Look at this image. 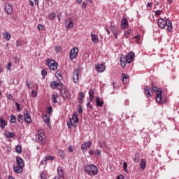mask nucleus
Segmentation results:
<instances>
[{
    "label": "nucleus",
    "instance_id": "1",
    "mask_svg": "<svg viewBox=\"0 0 179 179\" xmlns=\"http://www.w3.org/2000/svg\"><path fill=\"white\" fill-rule=\"evenodd\" d=\"M158 26L159 29H166L167 31H171L173 30V23L171 22V20H164L163 18L158 20Z\"/></svg>",
    "mask_w": 179,
    "mask_h": 179
},
{
    "label": "nucleus",
    "instance_id": "2",
    "mask_svg": "<svg viewBox=\"0 0 179 179\" xmlns=\"http://www.w3.org/2000/svg\"><path fill=\"white\" fill-rule=\"evenodd\" d=\"M152 90L157 93L156 94V101L159 104H163L164 103V99L162 98V93H163V90L162 88H157V87L152 85Z\"/></svg>",
    "mask_w": 179,
    "mask_h": 179
},
{
    "label": "nucleus",
    "instance_id": "3",
    "mask_svg": "<svg viewBox=\"0 0 179 179\" xmlns=\"http://www.w3.org/2000/svg\"><path fill=\"white\" fill-rule=\"evenodd\" d=\"M36 142V143H40V145H44V143H45V134H44V130L40 129L37 131Z\"/></svg>",
    "mask_w": 179,
    "mask_h": 179
},
{
    "label": "nucleus",
    "instance_id": "4",
    "mask_svg": "<svg viewBox=\"0 0 179 179\" xmlns=\"http://www.w3.org/2000/svg\"><path fill=\"white\" fill-rule=\"evenodd\" d=\"M85 171L87 174H89V176H97V173H99V169H97V166H96V165H87L85 167Z\"/></svg>",
    "mask_w": 179,
    "mask_h": 179
},
{
    "label": "nucleus",
    "instance_id": "5",
    "mask_svg": "<svg viewBox=\"0 0 179 179\" xmlns=\"http://www.w3.org/2000/svg\"><path fill=\"white\" fill-rule=\"evenodd\" d=\"M46 64L52 71H55L57 68H58V64H57L54 59H48L46 60Z\"/></svg>",
    "mask_w": 179,
    "mask_h": 179
},
{
    "label": "nucleus",
    "instance_id": "6",
    "mask_svg": "<svg viewBox=\"0 0 179 179\" xmlns=\"http://www.w3.org/2000/svg\"><path fill=\"white\" fill-rule=\"evenodd\" d=\"M50 86L51 89H58L59 90H61L62 89V82L61 81H52L50 83Z\"/></svg>",
    "mask_w": 179,
    "mask_h": 179
},
{
    "label": "nucleus",
    "instance_id": "7",
    "mask_svg": "<svg viewBox=\"0 0 179 179\" xmlns=\"http://www.w3.org/2000/svg\"><path fill=\"white\" fill-rule=\"evenodd\" d=\"M79 52V49L78 47L75 46L70 51V59H75L78 57V53Z\"/></svg>",
    "mask_w": 179,
    "mask_h": 179
},
{
    "label": "nucleus",
    "instance_id": "8",
    "mask_svg": "<svg viewBox=\"0 0 179 179\" xmlns=\"http://www.w3.org/2000/svg\"><path fill=\"white\" fill-rule=\"evenodd\" d=\"M23 113H24V122L27 124H31V115L29 114V110H24Z\"/></svg>",
    "mask_w": 179,
    "mask_h": 179
},
{
    "label": "nucleus",
    "instance_id": "9",
    "mask_svg": "<svg viewBox=\"0 0 179 179\" xmlns=\"http://www.w3.org/2000/svg\"><path fill=\"white\" fill-rule=\"evenodd\" d=\"M79 115L76 113L73 114V117L70 119L71 124H72V127H76V124L79 122Z\"/></svg>",
    "mask_w": 179,
    "mask_h": 179
},
{
    "label": "nucleus",
    "instance_id": "10",
    "mask_svg": "<svg viewBox=\"0 0 179 179\" xmlns=\"http://www.w3.org/2000/svg\"><path fill=\"white\" fill-rule=\"evenodd\" d=\"M135 58V53L134 52H130L126 55V59L127 60V64H132L134 62V59Z\"/></svg>",
    "mask_w": 179,
    "mask_h": 179
},
{
    "label": "nucleus",
    "instance_id": "11",
    "mask_svg": "<svg viewBox=\"0 0 179 179\" xmlns=\"http://www.w3.org/2000/svg\"><path fill=\"white\" fill-rule=\"evenodd\" d=\"M4 10L8 15H12V12H13V6H12L11 3H7L5 4Z\"/></svg>",
    "mask_w": 179,
    "mask_h": 179
},
{
    "label": "nucleus",
    "instance_id": "12",
    "mask_svg": "<svg viewBox=\"0 0 179 179\" xmlns=\"http://www.w3.org/2000/svg\"><path fill=\"white\" fill-rule=\"evenodd\" d=\"M73 79L74 83H79V70L76 69L73 73Z\"/></svg>",
    "mask_w": 179,
    "mask_h": 179
},
{
    "label": "nucleus",
    "instance_id": "13",
    "mask_svg": "<svg viewBox=\"0 0 179 179\" xmlns=\"http://www.w3.org/2000/svg\"><path fill=\"white\" fill-rule=\"evenodd\" d=\"M150 90V87L149 86H146L144 88V94L147 99H149L150 97H152V96H153V93Z\"/></svg>",
    "mask_w": 179,
    "mask_h": 179
},
{
    "label": "nucleus",
    "instance_id": "14",
    "mask_svg": "<svg viewBox=\"0 0 179 179\" xmlns=\"http://www.w3.org/2000/svg\"><path fill=\"white\" fill-rule=\"evenodd\" d=\"M48 160H50L51 162H54L55 160V157L51 156V155L45 157L41 161V164L44 166L47 164V162H48Z\"/></svg>",
    "mask_w": 179,
    "mask_h": 179
},
{
    "label": "nucleus",
    "instance_id": "15",
    "mask_svg": "<svg viewBox=\"0 0 179 179\" xmlns=\"http://www.w3.org/2000/svg\"><path fill=\"white\" fill-rule=\"evenodd\" d=\"M95 69L97 72H104V71H106V64H96Z\"/></svg>",
    "mask_w": 179,
    "mask_h": 179
},
{
    "label": "nucleus",
    "instance_id": "16",
    "mask_svg": "<svg viewBox=\"0 0 179 179\" xmlns=\"http://www.w3.org/2000/svg\"><path fill=\"white\" fill-rule=\"evenodd\" d=\"M65 24L66 29H73V20H72V18H69L66 20Z\"/></svg>",
    "mask_w": 179,
    "mask_h": 179
},
{
    "label": "nucleus",
    "instance_id": "17",
    "mask_svg": "<svg viewBox=\"0 0 179 179\" xmlns=\"http://www.w3.org/2000/svg\"><path fill=\"white\" fill-rule=\"evenodd\" d=\"M16 163L17 166L20 167H24V161H23V159L20 157H16Z\"/></svg>",
    "mask_w": 179,
    "mask_h": 179
},
{
    "label": "nucleus",
    "instance_id": "18",
    "mask_svg": "<svg viewBox=\"0 0 179 179\" xmlns=\"http://www.w3.org/2000/svg\"><path fill=\"white\" fill-rule=\"evenodd\" d=\"M128 27V20L127 18H123L121 21V28L125 30Z\"/></svg>",
    "mask_w": 179,
    "mask_h": 179
},
{
    "label": "nucleus",
    "instance_id": "19",
    "mask_svg": "<svg viewBox=\"0 0 179 179\" xmlns=\"http://www.w3.org/2000/svg\"><path fill=\"white\" fill-rule=\"evenodd\" d=\"M120 63L122 68H125L127 66V64H128V61L127 60V57H124V55H122L120 57Z\"/></svg>",
    "mask_w": 179,
    "mask_h": 179
},
{
    "label": "nucleus",
    "instance_id": "20",
    "mask_svg": "<svg viewBox=\"0 0 179 179\" xmlns=\"http://www.w3.org/2000/svg\"><path fill=\"white\" fill-rule=\"evenodd\" d=\"M90 146H92V142L88 141L81 145V150L84 152V150H87V148H90Z\"/></svg>",
    "mask_w": 179,
    "mask_h": 179
},
{
    "label": "nucleus",
    "instance_id": "21",
    "mask_svg": "<svg viewBox=\"0 0 179 179\" xmlns=\"http://www.w3.org/2000/svg\"><path fill=\"white\" fill-rule=\"evenodd\" d=\"M61 95L65 99H71V92H69V91H68V90H64V92H61Z\"/></svg>",
    "mask_w": 179,
    "mask_h": 179
},
{
    "label": "nucleus",
    "instance_id": "22",
    "mask_svg": "<svg viewBox=\"0 0 179 179\" xmlns=\"http://www.w3.org/2000/svg\"><path fill=\"white\" fill-rule=\"evenodd\" d=\"M13 170L17 174H20L23 172V166H13Z\"/></svg>",
    "mask_w": 179,
    "mask_h": 179
},
{
    "label": "nucleus",
    "instance_id": "23",
    "mask_svg": "<svg viewBox=\"0 0 179 179\" xmlns=\"http://www.w3.org/2000/svg\"><path fill=\"white\" fill-rule=\"evenodd\" d=\"M91 38L92 43H95V44L99 43V36L96 34H91Z\"/></svg>",
    "mask_w": 179,
    "mask_h": 179
},
{
    "label": "nucleus",
    "instance_id": "24",
    "mask_svg": "<svg viewBox=\"0 0 179 179\" xmlns=\"http://www.w3.org/2000/svg\"><path fill=\"white\" fill-rule=\"evenodd\" d=\"M6 125H8V122L5 121V119L0 117V128L3 129L6 127Z\"/></svg>",
    "mask_w": 179,
    "mask_h": 179
},
{
    "label": "nucleus",
    "instance_id": "25",
    "mask_svg": "<svg viewBox=\"0 0 179 179\" xmlns=\"http://www.w3.org/2000/svg\"><path fill=\"white\" fill-rule=\"evenodd\" d=\"M96 107H102L103 106H104V102L103 101H100L99 97H96Z\"/></svg>",
    "mask_w": 179,
    "mask_h": 179
},
{
    "label": "nucleus",
    "instance_id": "26",
    "mask_svg": "<svg viewBox=\"0 0 179 179\" xmlns=\"http://www.w3.org/2000/svg\"><path fill=\"white\" fill-rule=\"evenodd\" d=\"M43 120L45 124L50 125V116L47 114L43 116Z\"/></svg>",
    "mask_w": 179,
    "mask_h": 179
},
{
    "label": "nucleus",
    "instance_id": "27",
    "mask_svg": "<svg viewBox=\"0 0 179 179\" xmlns=\"http://www.w3.org/2000/svg\"><path fill=\"white\" fill-rule=\"evenodd\" d=\"M57 174L59 176V177H60L61 178H63L64 177V170L62 169V167H58L57 168Z\"/></svg>",
    "mask_w": 179,
    "mask_h": 179
},
{
    "label": "nucleus",
    "instance_id": "28",
    "mask_svg": "<svg viewBox=\"0 0 179 179\" xmlns=\"http://www.w3.org/2000/svg\"><path fill=\"white\" fill-rule=\"evenodd\" d=\"M4 134L7 138H15V133L13 132L6 131Z\"/></svg>",
    "mask_w": 179,
    "mask_h": 179
},
{
    "label": "nucleus",
    "instance_id": "29",
    "mask_svg": "<svg viewBox=\"0 0 179 179\" xmlns=\"http://www.w3.org/2000/svg\"><path fill=\"white\" fill-rule=\"evenodd\" d=\"M129 79V76H127L125 73L122 74V80L123 83H127V80Z\"/></svg>",
    "mask_w": 179,
    "mask_h": 179
},
{
    "label": "nucleus",
    "instance_id": "30",
    "mask_svg": "<svg viewBox=\"0 0 179 179\" xmlns=\"http://www.w3.org/2000/svg\"><path fill=\"white\" fill-rule=\"evenodd\" d=\"M140 167L143 170H145L146 169V161H145V159H141V162L140 164Z\"/></svg>",
    "mask_w": 179,
    "mask_h": 179
},
{
    "label": "nucleus",
    "instance_id": "31",
    "mask_svg": "<svg viewBox=\"0 0 179 179\" xmlns=\"http://www.w3.org/2000/svg\"><path fill=\"white\" fill-rule=\"evenodd\" d=\"M89 96L90 101H93V99L94 98V91H93V90L89 91Z\"/></svg>",
    "mask_w": 179,
    "mask_h": 179
},
{
    "label": "nucleus",
    "instance_id": "32",
    "mask_svg": "<svg viewBox=\"0 0 179 179\" xmlns=\"http://www.w3.org/2000/svg\"><path fill=\"white\" fill-rule=\"evenodd\" d=\"M58 155L59 156V157H61L62 159H64L66 157L65 155V151L62 150H59L58 151Z\"/></svg>",
    "mask_w": 179,
    "mask_h": 179
},
{
    "label": "nucleus",
    "instance_id": "33",
    "mask_svg": "<svg viewBox=\"0 0 179 179\" xmlns=\"http://www.w3.org/2000/svg\"><path fill=\"white\" fill-rule=\"evenodd\" d=\"M10 33H4L3 34V38H5V40H7V41H9L10 40Z\"/></svg>",
    "mask_w": 179,
    "mask_h": 179
},
{
    "label": "nucleus",
    "instance_id": "34",
    "mask_svg": "<svg viewBox=\"0 0 179 179\" xmlns=\"http://www.w3.org/2000/svg\"><path fill=\"white\" fill-rule=\"evenodd\" d=\"M79 96L80 98L78 99V103L80 104H82V102L83 101V99H85V94H83V92H80Z\"/></svg>",
    "mask_w": 179,
    "mask_h": 179
},
{
    "label": "nucleus",
    "instance_id": "35",
    "mask_svg": "<svg viewBox=\"0 0 179 179\" xmlns=\"http://www.w3.org/2000/svg\"><path fill=\"white\" fill-rule=\"evenodd\" d=\"M133 161L134 162V163H138V162H139V153L134 154Z\"/></svg>",
    "mask_w": 179,
    "mask_h": 179
},
{
    "label": "nucleus",
    "instance_id": "36",
    "mask_svg": "<svg viewBox=\"0 0 179 179\" xmlns=\"http://www.w3.org/2000/svg\"><path fill=\"white\" fill-rule=\"evenodd\" d=\"M58 97H59L58 94H52V101L55 104L57 103V99H58Z\"/></svg>",
    "mask_w": 179,
    "mask_h": 179
},
{
    "label": "nucleus",
    "instance_id": "37",
    "mask_svg": "<svg viewBox=\"0 0 179 179\" xmlns=\"http://www.w3.org/2000/svg\"><path fill=\"white\" fill-rule=\"evenodd\" d=\"M55 76L58 78L59 80H62V74H61V71H57L55 73Z\"/></svg>",
    "mask_w": 179,
    "mask_h": 179
},
{
    "label": "nucleus",
    "instance_id": "38",
    "mask_svg": "<svg viewBox=\"0 0 179 179\" xmlns=\"http://www.w3.org/2000/svg\"><path fill=\"white\" fill-rule=\"evenodd\" d=\"M15 152H17L19 155L22 153V146L17 145L15 148Z\"/></svg>",
    "mask_w": 179,
    "mask_h": 179
},
{
    "label": "nucleus",
    "instance_id": "39",
    "mask_svg": "<svg viewBox=\"0 0 179 179\" xmlns=\"http://www.w3.org/2000/svg\"><path fill=\"white\" fill-rule=\"evenodd\" d=\"M56 16H57V15L55 14V13H52L49 15V19H50V20H54V19H55Z\"/></svg>",
    "mask_w": 179,
    "mask_h": 179
},
{
    "label": "nucleus",
    "instance_id": "40",
    "mask_svg": "<svg viewBox=\"0 0 179 179\" xmlns=\"http://www.w3.org/2000/svg\"><path fill=\"white\" fill-rule=\"evenodd\" d=\"M10 122L11 124H15V122H16V117L13 115L10 116Z\"/></svg>",
    "mask_w": 179,
    "mask_h": 179
},
{
    "label": "nucleus",
    "instance_id": "41",
    "mask_svg": "<svg viewBox=\"0 0 179 179\" xmlns=\"http://www.w3.org/2000/svg\"><path fill=\"white\" fill-rule=\"evenodd\" d=\"M134 39L136 40V43H139L141 40V35H136L134 37Z\"/></svg>",
    "mask_w": 179,
    "mask_h": 179
},
{
    "label": "nucleus",
    "instance_id": "42",
    "mask_svg": "<svg viewBox=\"0 0 179 179\" xmlns=\"http://www.w3.org/2000/svg\"><path fill=\"white\" fill-rule=\"evenodd\" d=\"M37 94H38V92H37V91H34V90H32L31 91V96H32V97H37Z\"/></svg>",
    "mask_w": 179,
    "mask_h": 179
},
{
    "label": "nucleus",
    "instance_id": "43",
    "mask_svg": "<svg viewBox=\"0 0 179 179\" xmlns=\"http://www.w3.org/2000/svg\"><path fill=\"white\" fill-rule=\"evenodd\" d=\"M37 29L39 31H41V30H44V25L38 24Z\"/></svg>",
    "mask_w": 179,
    "mask_h": 179
},
{
    "label": "nucleus",
    "instance_id": "44",
    "mask_svg": "<svg viewBox=\"0 0 179 179\" xmlns=\"http://www.w3.org/2000/svg\"><path fill=\"white\" fill-rule=\"evenodd\" d=\"M23 118V115H18L17 118V121L18 122H22V119Z\"/></svg>",
    "mask_w": 179,
    "mask_h": 179
},
{
    "label": "nucleus",
    "instance_id": "45",
    "mask_svg": "<svg viewBox=\"0 0 179 179\" xmlns=\"http://www.w3.org/2000/svg\"><path fill=\"white\" fill-rule=\"evenodd\" d=\"M78 110L79 114H82L83 113V109L82 108V106L80 105L78 106Z\"/></svg>",
    "mask_w": 179,
    "mask_h": 179
},
{
    "label": "nucleus",
    "instance_id": "46",
    "mask_svg": "<svg viewBox=\"0 0 179 179\" xmlns=\"http://www.w3.org/2000/svg\"><path fill=\"white\" fill-rule=\"evenodd\" d=\"M100 155H101V152L100 151V150H96L95 151V156L99 157L100 156Z\"/></svg>",
    "mask_w": 179,
    "mask_h": 179
},
{
    "label": "nucleus",
    "instance_id": "47",
    "mask_svg": "<svg viewBox=\"0 0 179 179\" xmlns=\"http://www.w3.org/2000/svg\"><path fill=\"white\" fill-rule=\"evenodd\" d=\"M41 75H42L43 78H45V76L47 75V71L45 70H42Z\"/></svg>",
    "mask_w": 179,
    "mask_h": 179
},
{
    "label": "nucleus",
    "instance_id": "48",
    "mask_svg": "<svg viewBox=\"0 0 179 179\" xmlns=\"http://www.w3.org/2000/svg\"><path fill=\"white\" fill-rule=\"evenodd\" d=\"M129 34H131L129 31H124V36L126 38H129Z\"/></svg>",
    "mask_w": 179,
    "mask_h": 179
},
{
    "label": "nucleus",
    "instance_id": "49",
    "mask_svg": "<svg viewBox=\"0 0 179 179\" xmlns=\"http://www.w3.org/2000/svg\"><path fill=\"white\" fill-rule=\"evenodd\" d=\"M110 31H112V33H113L114 31H117V29L115 28V27L110 25Z\"/></svg>",
    "mask_w": 179,
    "mask_h": 179
},
{
    "label": "nucleus",
    "instance_id": "50",
    "mask_svg": "<svg viewBox=\"0 0 179 179\" xmlns=\"http://www.w3.org/2000/svg\"><path fill=\"white\" fill-rule=\"evenodd\" d=\"M155 15H156V16H160V15H162V10H156Z\"/></svg>",
    "mask_w": 179,
    "mask_h": 179
},
{
    "label": "nucleus",
    "instance_id": "51",
    "mask_svg": "<svg viewBox=\"0 0 179 179\" xmlns=\"http://www.w3.org/2000/svg\"><path fill=\"white\" fill-rule=\"evenodd\" d=\"M127 167H128V164L127 162L123 163V169L124 171H127Z\"/></svg>",
    "mask_w": 179,
    "mask_h": 179
},
{
    "label": "nucleus",
    "instance_id": "52",
    "mask_svg": "<svg viewBox=\"0 0 179 179\" xmlns=\"http://www.w3.org/2000/svg\"><path fill=\"white\" fill-rule=\"evenodd\" d=\"M41 179H47V175L45 173H41Z\"/></svg>",
    "mask_w": 179,
    "mask_h": 179
},
{
    "label": "nucleus",
    "instance_id": "53",
    "mask_svg": "<svg viewBox=\"0 0 179 179\" xmlns=\"http://www.w3.org/2000/svg\"><path fill=\"white\" fill-rule=\"evenodd\" d=\"M14 61H15V64H17L20 62V59H19V57H14Z\"/></svg>",
    "mask_w": 179,
    "mask_h": 179
},
{
    "label": "nucleus",
    "instance_id": "54",
    "mask_svg": "<svg viewBox=\"0 0 179 179\" xmlns=\"http://www.w3.org/2000/svg\"><path fill=\"white\" fill-rule=\"evenodd\" d=\"M15 106L17 107V111H20V105L17 102H15Z\"/></svg>",
    "mask_w": 179,
    "mask_h": 179
},
{
    "label": "nucleus",
    "instance_id": "55",
    "mask_svg": "<svg viewBox=\"0 0 179 179\" xmlns=\"http://www.w3.org/2000/svg\"><path fill=\"white\" fill-rule=\"evenodd\" d=\"M89 155H90V156H93V155H94V151H93V150L90 149L88 151Z\"/></svg>",
    "mask_w": 179,
    "mask_h": 179
},
{
    "label": "nucleus",
    "instance_id": "56",
    "mask_svg": "<svg viewBox=\"0 0 179 179\" xmlns=\"http://www.w3.org/2000/svg\"><path fill=\"white\" fill-rule=\"evenodd\" d=\"M51 113H52V107L50 106L48 108V113L51 114Z\"/></svg>",
    "mask_w": 179,
    "mask_h": 179
},
{
    "label": "nucleus",
    "instance_id": "57",
    "mask_svg": "<svg viewBox=\"0 0 179 179\" xmlns=\"http://www.w3.org/2000/svg\"><path fill=\"white\" fill-rule=\"evenodd\" d=\"M10 66H12V64L10 62L8 63L7 64V69L10 71Z\"/></svg>",
    "mask_w": 179,
    "mask_h": 179
},
{
    "label": "nucleus",
    "instance_id": "58",
    "mask_svg": "<svg viewBox=\"0 0 179 179\" xmlns=\"http://www.w3.org/2000/svg\"><path fill=\"white\" fill-rule=\"evenodd\" d=\"M147 6H148V8H152L153 6V3L152 2H148L147 3Z\"/></svg>",
    "mask_w": 179,
    "mask_h": 179
},
{
    "label": "nucleus",
    "instance_id": "59",
    "mask_svg": "<svg viewBox=\"0 0 179 179\" xmlns=\"http://www.w3.org/2000/svg\"><path fill=\"white\" fill-rule=\"evenodd\" d=\"M87 5V2H83L82 4V8H83L84 9H86Z\"/></svg>",
    "mask_w": 179,
    "mask_h": 179
},
{
    "label": "nucleus",
    "instance_id": "60",
    "mask_svg": "<svg viewBox=\"0 0 179 179\" xmlns=\"http://www.w3.org/2000/svg\"><path fill=\"white\" fill-rule=\"evenodd\" d=\"M67 127L69 129L72 128V124L71 123V120L69 122H67Z\"/></svg>",
    "mask_w": 179,
    "mask_h": 179
},
{
    "label": "nucleus",
    "instance_id": "61",
    "mask_svg": "<svg viewBox=\"0 0 179 179\" xmlns=\"http://www.w3.org/2000/svg\"><path fill=\"white\" fill-rule=\"evenodd\" d=\"M22 44H20V42L19 41H16V47L19 48L21 47Z\"/></svg>",
    "mask_w": 179,
    "mask_h": 179
},
{
    "label": "nucleus",
    "instance_id": "62",
    "mask_svg": "<svg viewBox=\"0 0 179 179\" xmlns=\"http://www.w3.org/2000/svg\"><path fill=\"white\" fill-rule=\"evenodd\" d=\"M113 86L114 89H117V87H118L117 83H113Z\"/></svg>",
    "mask_w": 179,
    "mask_h": 179
},
{
    "label": "nucleus",
    "instance_id": "63",
    "mask_svg": "<svg viewBox=\"0 0 179 179\" xmlns=\"http://www.w3.org/2000/svg\"><path fill=\"white\" fill-rule=\"evenodd\" d=\"M29 5H30V6H34V2H33V1H31V0H30Z\"/></svg>",
    "mask_w": 179,
    "mask_h": 179
},
{
    "label": "nucleus",
    "instance_id": "64",
    "mask_svg": "<svg viewBox=\"0 0 179 179\" xmlns=\"http://www.w3.org/2000/svg\"><path fill=\"white\" fill-rule=\"evenodd\" d=\"M69 151H70L71 152H73V148H72V146H70L69 148Z\"/></svg>",
    "mask_w": 179,
    "mask_h": 179
}]
</instances>
